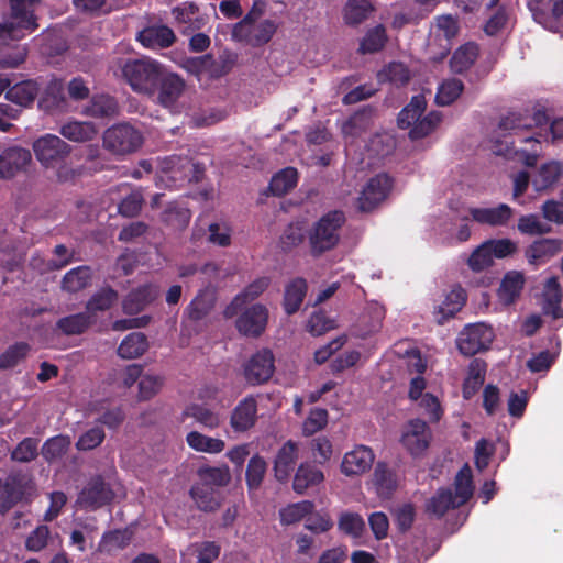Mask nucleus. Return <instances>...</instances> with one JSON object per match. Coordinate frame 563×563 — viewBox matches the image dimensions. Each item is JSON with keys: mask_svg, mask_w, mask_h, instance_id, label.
<instances>
[{"mask_svg": "<svg viewBox=\"0 0 563 563\" xmlns=\"http://www.w3.org/2000/svg\"><path fill=\"white\" fill-rule=\"evenodd\" d=\"M91 322L92 318L88 313V311H86L82 313H77L62 318L57 322V327L65 334H79L84 332L90 325Z\"/></svg>", "mask_w": 563, "mask_h": 563, "instance_id": "864d4df0", "label": "nucleus"}, {"mask_svg": "<svg viewBox=\"0 0 563 563\" xmlns=\"http://www.w3.org/2000/svg\"><path fill=\"white\" fill-rule=\"evenodd\" d=\"M384 318L385 308L376 301L369 302L361 316L353 334L356 338L366 339L369 335L377 333L382 328Z\"/></svg>", "mask_w": 563, "mask_h": 563, "instance_id": "412c9836", "label": "nucleus"}, {"mask_svg": "<svg viewBox=\"0 0 563 563\" xmlns=\"http://www.w3.org/2000/svg\"><path fill=\"white\" fill-rule=\"evenodd\" d=\"M235 328L242 335L257 338L266 329L268 322V309L262 303L244 307L239 311Z\"/></svg>", "mask_w": 563, "mask_h": 563, "instance_id": "9d476101", "label": "nucleus"}, {"mask_svg": "<svg viewBox=\"0 0 563 563\" xmlns=\"http://www.w3.org/2000/svg\"><path fill=\"white\" fill-rule=\"evenodd\" d=\"M543 310L545 313L551 314L554 319L563 317V308L560 307L562 298V289L556 277H550L547 279L543 292Z\"/></svg>", "mask_w": 563, "mask_h": 563, "instance_id": "473e14b6", "label": "nucleus"}, {"mask_svg": "<svg viewBox=\"0 0 563 563\" xmlns=\"http://www.w3.org/2000/svg\"><path fill=\"white\" fill-rule=\"evenodd\" d=\"M525 283L523 273L518 271L507 272L497 290L498 302L505 307L514 305L520 297Z\"/></svg>", "mask_w": 563, "mask_h": 563, "instance_id": "4be33fe9", "label": "nucleus"}, {"mask_svg": "<svg viewBox=\"0 0 563 563\" xmlns=\"http://www.w3.org/2000/svg\"><path fill=\"white\" fill-rule=\"evenodd\" d=\"M563 164L558 161H549L542 164L532 179L536 191L541 192L551 188L562 176Z\"/></svg>", "mask_w": 563, "mask_h": 563, "instance_id": "c756f323", "label": "nucleus"}, {"mask_svg": "<svg viewBox=\"0 0 563 563\" xmlns=\"http://www.w3.org/2000/svg\"><path fill=\"white\" fill-rule=\"evenodd\" d=\"M164 385V377L154 374H143L139 380V398L142 400H148L159 393Z\"/></svg>", "mask_w": 563, "mask_h": 563, "instance_id": "4d7b16f0", "label": "nucleus"}, {"mask_svg": "<svg viewBox=\"0 0 563 563\" xmlns=\"http://www.w3.org/2000/svg\"><path fill=\"white\" fill-rule=\"evenodd\" d=\"M468 213L479 224L501 227L511 219L512 209L506 203H499L494 207H471Z\"/></svg>", "mask_w": 563, "mask_h": 563, "instance_id": "a211bd4d", "label": "nucleus"}, {"mask_svg": "<svg viewBox=\"0 0 563 563\" xmlns=\"http://www.w3.org/2000/svg\"><path fill=\"white\" fill-rule=\"evenodd\" d=\"M184 417L194 419L201 427L213 430L220 427L222 417L219 412L201 404H190L184 411Z\"/></svg>", "mask_w": 563, "mask_h": 563, "instance_id": "f704fd0d", "label": "nucleus"}, {"mask_svg": "<svg viewBox=\"0 0 563 563\" xmlns=\"http://www.w3.org/2000/svg\"><path fill=\"white\" fill-rule=\"evenodd\" d=\"M137 38L147 48H165L175 42L176 36L168 26L156 25L144 29Z\"/></svg>", "mask_w": 563, "mask_h": 563, "instance_id": "a878e982", "label": "nucleus"}, {"mask_svg": "<svg viewBox=\"0 0 563 563\" xmlns=\"http://www.w3.org/2000/svg\"><path fill=\"white\" fill-rule=\"evenodd\" d=\"M324 479L321 470L310 463H302L298 467L292 487L297 494H303L308 488L319 485Z\"/></svg>", "mask_w": 563, "mask_h": 563, "instance_id": "72a5a7b5", "label": "nucleus"}, {"mask_svg": "<svg viewBox=\"0 0 563 563\" xmlns=\"http://www.w3.org/2000/svg\"><path fill=\"white\" fill-rule=\"evenodd\" d=\"M426 99L422 95L413 96L410 103L398 115V125L401 129L413 128L426 110Z\"/></svg>", "mask_w": 563, "mask_h": 563, "instance_id": "79ce46f5", "label": "nucleus"}, {"mask_svg": "<svg viewBox=\"0 0 563 563\" xmlns=\"http://www.w3.org/2000/svg\"><path fill=\"white\" fill-rule=\"evenodd\" d=\"M159 294L156 285L146 284L131 291L123 300V310L125 313L134 314L142 311L147 305L153 302Z\"/></svg>", "mask_w": 563, "mask_h": 563, "instance_id": "b1692460", "label": "nucleus"}, {"mask_svg": "<svg viewBox=\"0 0 563 563\" xmlns=\"http://www.w3.org/2000/svg\"><path fill=\"white\" fill-rule=\"evenodd\" d=\"M474 493L471 467L465 464L455 476L454 494L450 489H440L427 503V511L442 517L449 509L464 505Z\"/></svg>", "mask_w": 563, "mask_h": 563, "instance_id": "20e7f679", "label": "nucleus"}, {"mask_svg": "<svg viewBox=\"0 0 563 563\" xmlns=\"http://www.w3.org/2000/svg\"><path fill=\"white\" fill-rule=\"evenodd\" d=\"M257 420V404L254 397L242 399L230 416V426L235 432H244L254 427Z\"/></svg>", "mask_w": 563, "mask_h": 563, "instance_id": "aec40b11", "label": "nucleus"}, {"mask_svg": "<svg viewBox=\"0 0 563 563\" xmlns=\"http://www.w3.org/2000/svg\"><path fill=\"white\" fill-rule=\"evenodd\" d=\"M8 1L10 11L3 16V21L0 22V45H8L11 41H19L37 27L34 7L40 0Z\"/></svg>", "mask_w": 563, "mask_h": 563, "instance_id": "7ed1b4c3", "label": "nucleus"}, {"mask_svg": "<svg viewBox=\"0 0 563 563\" xmlns=\"http://www.w3.org/2000/svg\"><path fill=\"white\" fill-rule=\"evenodd\" d=\"M33 151L41 164L48 167L69 153V145L56 135L46 134L34 142Z\"/></svg>", "mask_w": 563, "mask_h": 563, "instance_id": "2eb2a0df", "label": "nucleus"}, {"mask_svg": "<svg viewBox=\"0 0 563 563\" xmlns=\"http://www.w3.org/2000/svg\"><path fill=\"white\" fill-rule=\"evenodd\" d=\"M38 91L40 86L37 81L24 80L8 88L5 98L20 107H29L33 103Z\"/></svg>", "mask_w": 563, "mask_h": 563, "instance_id": "c9c22d12", "label": "nucleus"}, {"mask_svg": "<svg viewBox=\"0 0 563 563\" xmlns=\"http://www.w3.org/2000/svg\"><path fill=\"white\" fill-rule=\"evenodd\" d=\"M478 55V47L473 43H467L456 49L451 58V69L455 73H462L468 69Z\"/></svg>", "mask_w": 563, "mask_h": 563, "instance_id": "de8ad7c7", "label": "nucleus"}, {"mask_svg": "<svg viewBox=\"0 0 563 563\" xmlns=\"http://www.w3.org/2000/svg\"><path fill=\"white\" fill-rule=\"evenodd\" d=\"M104 431L101 427H92L85 431L76 442L79 451H89L99 446L104 440Z\"/></svg>", "mask_w": 563, "mask_h": 563, "instance_id": "774afa93", "label": "nucleus"}, {"mask_svg": "<svg viewBox=\"0 0 563 563\" xmlns=\"http://www.w3.org/2000/svg\"><path fill=\"white\" fill-rule=\"evenodd\" d=\"M442 120L440 112L432 111L424 117H420L416 125L410 130L409 136L413 140L421 139L432 133Z\"/></svg>", "mask_w": 563, "mask_h": 563, "instance_id": "13d9d810", "label": "nucleus"}, {"mask_svg": "<svg viewBox=\"0 0 563 563\" xmlns=\"http://www.w3.org/2000/svg\"><path fill=\"white\" fill-rule=\"evenodd\" d=\"M190 494L197 506L205 511H212L220 505L218 492L207 484L197 483Z\"/></svg>", "mask_w": 563, "mask_h": 563, "instance_id": "37998d69", "label": "nucleus"}, {"mask_svg": "<svg viewBox=\"0 0 563 563\" xmlns=\"http://www.w3.org/2000/svg\"><path fill=\"white\" fill-rule=\"evenodd\" d=\"M307 283L302 278H295L285 288L284 308L287 314L297 312L307 294Z\"/></svg>", "mask_w": 563, "mask_h": 563, "instance_id": "4c0bfd02", "label": "nucleus"}, {"mask_svg": "<svg viewBox=\"0 0 563 563\" xmlns=\"http://www.w3.org/2000/svg\"><path fill=\"white\" fill-rule=\"evenodd\" d=\"M378 79L395 85H404L409 80V70L401 63H391L378 73Z\"/></svg>", "mask_w": 563, "mask_h": 563, "instance_id": "69168bd1", "label": "nucleus"}, {"mask_svg": "<svg viewBox=\"0 0 563 563\" xmlns=\"http://www.w3.org/2000/svg\"><path fill=\"white\" fill-rule=\"evenodd\" d=\"M457 21L452 15H441L435 19V34L443 37L444 44H440L443 48V55L450 51V41L457 34Z\"/></svg>", "mask_w": 563, "mask_h": 563, "instance_id": "3c124183", "label": "nucleus"}, {"mask_svg": "<svg viewBox=\"0 0 563 563\" xmlns=\"http://www.w3.org/2000/svg\"><path fill=\"white\" fill-rule=\"evenodd\" d=\"M131 541V533L128 530H115L103 534L98 550L108 555H113L124 549Z\"/></svg>", "mask_w": 563, "mask_h": 563, "instance_id": "a18cd8bd", "label": "nucleus"}, {"mask_svg": "<svg viewBox=\"0 0 563 563\" xmlns=\"http://www.w3.org/2000/svg\"><path fill=\"white\" fill-rule=\"evenodd\" d=\"M147 350L146 336L141 332L126 335L118 347V355L124 360L136 358Z\"/></svg>", "mask_w": 563, "mask_h": 563, "instance_id": "58836bf2", "label": "nucleus"}, {"mask_svg": "<svg viewBox=\"0 0 563 563\" xmlns=\"http://www.w3.org/2000/svg\"><path fill=\"white\" fill-rule=\"evenodd\" d=\"M277 27L276 21L265 19L244 25L241 30L232 27L231 36L236 42H243L256 47L268 43L276 33Z\"/></svg>", "mask_w": 563, "mask_h": 563, "instance_id": "9b49d317", "label": "nucleus"}, {"mask_svg": "<svg viewBox=\"0 0 563 563\" xmlns=\"http://www.w3.org/2000/svg\"><path fill=\"white\" fill-rule=\"evenodd\" d=\"M494 260L492 250L487 241H485L472 252L467 264L472 271L481 272L489 267L494 263Z\"/></svg>", "mask_w": 563, "mask_h": 563, "instance_id": "e2e57ef3", "label": "nucleus"}, {"mask_svg": "<svg viewBox=\"0 0 563 563\" xmlns=\"http://www.w3.org/2000/svg\"><path fill=\"white\" fill-rule=\"evenodd\" d=\"M103 143L115 154H129L142 145L143 136L130 124H118L104 132Z\"/></svg>", "mask_w": 563, "mask_h": 563, "instance_id": "1a4fd4ad", "label": "nucleus"}, {"mask_svg": "<svg viewBox=\"0 0 563 563\" xmlns=\"http://www.w3.org/2000/svg\"><path fill=\"white\" fill-rule=\"evenodd\" d=\"M176 22L184 25V32H191L205 26L206 19L200 15L199 8L194 2H184L172 11Z\"/></svg>", "mask_w": 563, "mask_h": 563, "instance_id": "cd10ccee", "label": "nucleus"}, {"mask_svg": "<svg viewBox=\"0 0 563 563\" xmlns=\"http://www.w3.org/2000/svg\"><path fill=\"white\" fill-rule=\"evenodd\" d=\"M268 277H258L242 289L224 309L225 318H233L241 311L247 303L258 298L269 285Z\"/></svg>", "mask_w": 563, "mask_h": 563, "instance_id": "f3484780", "label": "nucleus"}, {"mask_svg": "<svg viewBox=\"0 0 563 563\" xmlns=\"http://www.w3.org/2000/svg\"><path fill=\"white\" fill-rule=\"evenodd\" d=\"M395 140L389 133L374 135L366 145V152L369 161L379 159L393 152ZM374 162H368V165Z\"/></svg>", "mask_w": 563, "mask_h": 563, "instance_id": "c03bdc74", "label": "nucleus"}, {"mask_svg": "<svg viewBox=\"0 0 563 563\" xmlns=\"http://www.w3.org/2000/svg\"><path fill=\"white\" fill-rule=\"evenodd\" d=\"M344 221L343 212L330 211L313 224L309 233V242L314 255H320L338 244Z\"/></svg>", "mask_w": 563, "mask_h": 563, "instance_id": "39448f33", "label": "nucleus"}, {"mask_svg": "<svg viewBox=\"0 0 563 563\" xmlns=\"http://www.w3.org/2000/svg\"><path fill=\"white\" fill-rule=\"evenodd\" d=\"M371 119L372 112L363 110L354 113L346 122H344L342 125V133L346 143L347 152L351 151L354 140L367 130Z\"/></svg>", "mask_w": 563, "mask_h": 563, "instance_id": "7c9ffc66", "label": "nucleus"}, {"mask_svg": "<svg viewBox=\"0 0 563 563\" xmlns=\"http://www.w3.org/2000/svg\"><path fill=\"white\" fill-rule=\"evenodd\" d=\"M118 300V294L111 288H102L87 302L86 309L91 318L98 311L108 310Z\"/></svg>", "mask_w": 563, "mask_h": 563, "instance_id": "603ef678", "label": "nucleus"}, {"mask_svg": "<svg viewBox=\"0 0 563 563\" xmlns=\"http://www.w3.org/2000/svg\"><path fill=\"white\" fill-rule=\"evenodd\" d=\"M466 295L463 288L453 287L445 296L444 300L434 308V318L439 324L444 323L459 312L464 306Z\"/></svg>", "mask_w": 563, "mask_h": 563, "instance_id": "393cba45", "label": "nucleus"}, {"mask_svg": "<svg viewBox=\"0 0 563 563\" xmlns=\"http://www.w3.org/2000/svg\"><path fill=\"white\" fill-rule=\"evenodd\" d=\"M313 504L309 500H302L288 505L279 511L280 521L284 525L296 523L300 521L306 515L310 514L313 510Z\"/></svg>", "mask_w": 563, "mask_h": 563, "instance_id": "5fc2aeb1", "label": "nucleus"}, {"mask_svg": "<svg viewBox=\"0 0 563 563\" xmlns=\"http://www.w3.org/2000/svg\"><path fill=\"white\" fill-rule=\"evenodd\" d=\"M463 91V84L459 79L444 80L438 88L435 101L440 106H449L455 101Z\"/></svg>", "mask_w": 563, "mask_h": 563, "instance_id": "6e6d98bb", "label": "nucleus"}, {"mask_svg": "<svg viewBox=\"0 0 563 563\" xmlns=\"http://www.w3.org/2000/svg\"><path fill=\"white\" fill-rule=\"evenodd\" d=\"M166 68L151 58L113 60L111 70L114 76L126 80L133 91L152 98L156 93L157 82Z\"/></svg>", "mask_w": 563, "mask_h": 563, "instance_id": "f03ea898", "label": "nucleus"}, {"mask_svg": "<svg viewBox=\"0 0 563 563\" xmlns=\"http://www.w3.org/2000/svg\"><path fill=\"white\" fill-rule=\"evenodd\" d=\"M561 251V243L556 240L542 239L536 241L526 251V257L531 265H541Z\"/></svg>", "mask_w": 563, "mask_h": 563, "instance_id": "c85d7f7f", "label": "nucleus"}, {"mask_svg": "<svg viewBox=\"0 0 563 563\" xmlns=\"http://www.w3.org/2000/svg\"><path fill=\"white\" fill-rule=\"evenodd\" d=\"M386 42V31L383 25H377L369 30L361 43L363 53H374L379 51Z\"/></svg>", "mask_w": 563, "mask_h": 563, "instance_id": "338daca9", "label": "nucleus"}, {"mask_svg": "<svg viewBox=\"0 0 563 563\" xmlns=\"http://www.w3.org/2000/svg\"><path fill=\"white\" fill-rule=\"evenodd\" d=\"M374 484L378 496L387 499L396 489L398 477L385 463L379 462L374 471Z\"/></svg>", "mask_w": 563, "mask_h": 563, "instance_id": "e433bc0d", "label": "nucleus"}, {"mask_svg": "<svg viewBox=\"0 0 563 563\" xmlns=\"http://www.w3.org/2000/svg\"><path fill=\"white\" fill-rule=\"evenodd\" d=\"M98 133L91 122L73 121L60 128V134L73 142H86L92 140Z\"/></svg>", "mask_w": 563, "mask_h": 563, "instance_id": "a19ab883", "label": "nucleus"}, {"mask_svg": "<svg viewBox=\"0 0 563 563\" xmlns=\"http://www.w3.org/2000/svg\"><path fill=\"white\" fill-rule=\"evenodd\" d=\"M118 104L117 101L110 96H98L95 97L89 107L86 109V113L92 117H111L117 113Z\"/></svg>", "mask_w": 563, "mask_h": 563, "instance_id": "bf43d9fd", "label": "nucleus"}, {"mask_svg": "<svg viewBox=\"0 0 563 563\" xmlns=\"http://www.w3.org/2000/svg\"><path fill=\"white\" fill-rule=\"evenodd\" d=\"M185 92L186 81L178 74L165 69L157 82L156 93L152 99L163 108L177 112Z\"/></svg>", "mask_w": 563, "mask_h": 563, "instance_id": "6e6552de", "label": "nucleus"}, {"mask_svg": "<svg viewBox=\"0 0 563 563\" xmlns=\"http://www.w3.org/2000/svg\"><path fill=\"white\" fill-rule=\"evenodd\" d=\"M91 280V272L87 266H79L69 271L63 278V289L68 292H77L86 288Z\"/></svg>", "mask_w": 563, "mask_h": 563, "instance_id": "09e8293b", "label": "nucleus"}, {"mask_svg": "<svg viewBox=\"0 0 563 563\" xmlns=\"http://www.w3.org/2000/svg\"><path fill=\"white\" fill-rule=\"evenodd\" d=\"M529 124L526 122L521 115L511 113L505 118H503L497 128V135L505 136L507 134H512L517 137V140L530 147H515L509 145L507 141L500 142L498 140L493 141L492 152L495 155L504 156L508 159L518 161L526 166H534L538 157L540 155V143L541 140L536 135L525 136L522 131L527 129Z\"/></svg>", "mask_w": 563, "mask_h": 563, "instance_id": "f257e3e1", "label": "nucleus"}, {"mask_svg": "<svg viewBox=\"0 0 563 563\" xmlns=\"http://www.w3.org/2000/svg\"><path fill=\"white\" fill-rule=\"evenodd\" d=\"M111 498V490L101 478L97 477L92 478L81 490L77 503L85 508L95 509L109 503Z\"/></svg>", "mask_w": 563, "mask_h": 563, "instance_id": "5701e85b", "label": "nucleus"}, {"mask_svg": "<svg viewBox=\"0 0 563 563\" xmlns=\"http://www.w3.org/2000/svg\"><path fill=\"white\" fill-rule=\"evenodd\" d=\"M186 443L191 450L207 454L221 453L225 448L222 439L209 437L196 430L187 433Z\"/></svg>", "mask_w": 563, "mask_h": 563, "instance_id": "2f4dec72", "label": "nucleus"}, {"mask_svg": "<svg viewBox=\"0 0 563 563\" xmlns=\"http://www.w3.org/2000/svg\"><path fill=\"white\" fill-rule=\"evenodd\" d=\"M198 474L200 478L199 483L207 484L213 488L224 486L231 479V474L228 466L201 467Z\"/></svg>", "mask_w": 563, "mask_h": 563, "instance_id": "8fccbe9b", "label": "nucleus"}, {"mask_svg": "<svg viewBox=\"0 0 563 563\" xmlns=\"http://www.w3.org/2000/svg\"><path fill=\"white\" fill-rule=\"evenodd\" d=\"M190 218L189 209L177 205L169 206L163 214V221L176 230L186 228Z\"/></svg>", "mask_w": 563, "mask_h": 563, "instance_id": "052dcab7", "label": "nucleus"}, {"mask_svg": "<svg viewBox=\"0 0 563 563\" xmlns=\"http://www.w3.org/2000/svg\"><path fill=\"white\" fill-rule=\"evenodd\" d=\"M495 339L493 328L484 322L471 323L456 338L459 351L466 356L487 351Z\"/></svg>", "mask_w": 563, "mask_h": 563, "instance_id": "423d86ee", "label": "nucleus"}, {"mask_svg": "<svg viewBox=\"0 0 563 563\" xmlns=\"http://www.w3.org/2000/svg\"><path fill=\"white\" fill-rule=\"evenodd\" d=\"M70 445V439L65 435H57L48 439L42 449V454L47 461H53L66 453Z\"/></svg>", "mask_w": 563, "mask_h": 563, "instance_id": "0e129e2a", "label": "nucleus"}, {"mask_svg": "<svg viewBox=\"0 0 563 563\" xmlns=\"http://www.w3.org/2000/svg\"><path fill=\"white\" fill-rule=\"evenodd\" d=\"M390 188L391 180L386 174L373 177L362 191L358 199L360 208L363 211L372 210L387 197Z\"/></svg>", "mask_w": 563, "mask_h": 563, "instance_id": "dca6fc26", "label": "nucleus"}, {"mask_svg": "<svg viewBox=\"0 0 563 563\" xmlns=\"http://www.w3.org/2000/svg\"><path fill=\"white\" fill-rule=\"evenodd\" d=\"M298 181V173L294 167H286L275 174L271 180L269 189L276 196H283L291 190Z\"/></svg>", "mask_w": 563, "mask_h": 563, "instance_id": "49530a36", "label": "nucleus"}, {"mask_svg": "<svg viewBox=\"0 0 563 563\" xmlns=\"http://www.w3.org/2000/svg\"><path fill=\"white\" fill-rule=\"evenodd\" d=\"M30 151L22 147H10L0 154V177L4 179L13 178L23 170L31 162Z\"/></svg>", "mask_w": 563, "mask_h": 563, "instance_id": "6ab92c4d", "label": "nucleus"}, {"mask_svg": "<svg viewBox=\"0 0 563 563\" xmlns=\"http://www.w3.org/2000/svg\"><path fill=\"white\" fill-rule=\"evenodd\" d=\"M375 461L369 446L357 444L346 451L340 464V471L346 477H356L367 473Z\"/></svg>", "mask_w": 563, "mask_h": 563, "instance_id": "f8f14e48", "label": "nucleus"}, {"mask_svg": "<svg viewBox=\"0 0 563 563\" xmlns=\"http://www.w3.org/2000/svg\"><path fill=\"white\" fill-rule=\"evenodd\" d=\"M267 464L260 455H254L246 467V483L250 489H257L266 473Z\"/></svg>", "mask_w": 563, "mask_h": 563, "instance_id": "680f3d73", "label": "nucleus"}, {"mask_svg": "<svg viewBox=\"0 0 563 563\" xmlns=\"http://www.w3.org/2000/svg\"><path fill=\"white\" fill-rule=\"evenodd\" d=\"M430 440L431 431L424 421L413 419L404 426L400 441L411 455L422 454L429 446Z\"/></svg>", "mask_w": 563, "mask_h": 563, "instance_id": "ddd939ff", "label": "nucleus"}, {"mask_svg": "<svg viewBox=\"0 0 563 563\" xmlns=\"http://www.w3.org/2000/svg\"><path fill=\"white\" fill-rule=\"evenodd\" d=\"M274 356L269 350L255 353L244 366V377L251 385L267 382L274 373Z\"/></svg>", "mask_w": 563, "mask_h": 563, "instance_id": "4468645a", "label": "nucleus"}, {"mask_svg": "<svg viewBox=\"0 0 563 563\" xmlns=\"http://www.w3.org/2000/svg\"><path fill=\"white\" fill-rule=\"evenodd\" d=\"M298 457V446L297 443L292 441H287L277 452V455L274 461V472L275 477L285 482L295 465V462Z\"/></svg>", "mask_w": 563, "mask_h": 563, "instance_id": "bb28decb", "label": "nucleus"}, {"mask_svg": "<svg viewBox=\"0 0 563 563\" xmlns=\"http://www.w3.org/2000/svg\"><path fill=\"white\" fill-rule=\"evenodd\" d=\"M161 175L157 181L166 187L177 186V183L197 180L200 170L187 157L170 156L158 162Z\"/></svg>", "mask_w": 563, "mask_h": 563, "instance_id": "0eeeda50", "label": "nucleus"}, {"mask_svg": "<svg viewBox=\"0 0 563 563\" xmlns=\"http://www.w3.org/2000/svg\"><path fill=\"white\" fill-rule=\"evenodd\" d=\"M371 0H347L343 9L344 22L349 25H358L373 12Z\"/></svg>", "mask_w": 563, "mask_h": 563, "instance_id": "ea45409f", "label": "nucleus"}]
</instances>
